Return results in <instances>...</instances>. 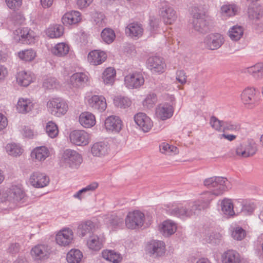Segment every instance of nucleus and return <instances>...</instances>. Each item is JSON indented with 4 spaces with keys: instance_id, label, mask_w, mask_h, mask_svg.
Listing matches in <instances>:
<instances>
[{
    "instance_id": "1",
    "label": "nucleus",
    "mask_w": 263,
    "mask_h": 263,
    "mask_svg": "<svg viewBox=\"0 0 263 263\" xmlns=\"http://www.w3.org/2000/svg\"><path fill=\"white\" fill-rule=\"evenodd\" d=\"M205 186L211 190L212 197L222 195L231 188L230 182L225 177L214 176L205 179L203 181Z\"/></svg>"
},
{
    "instance_id": "2",
    "label": "nucleus",
    "mask_w": 263,
    "mask_h": 263,
    "mask_svg": "<svg viewBox=\"0 0 263 263\" xmlns=\"http://www.w3.org/2000/svg\"><path fill=\"white\" fill-rule=\"evenodd\" d=\"M62 161L66 166L77 168L82 162V158L77 151L67 149L63 154Z\"/></svg>"
},
{
    "instance_id": "3",
    "label": "nucleus",
    "mask_w": 263,
    "mask_h": 263,
    "mask_svg": "<svg viewBox=\"0 0 263 263\" xmlns=\"http://www.w3.org/2000/svg\"><path fill=\"white\" fill-rule=\"evenodd\" d=\"M145 220L144 214L139 211H135L129 212L125 219V222L126 227L130 229H136L141 228L144 223Z\"/></svg>"
},
{
    "instance_id": "4",
    "label": "nucleus",
    "mask_w": 263,
    "mask_h": 263,
    "mask_svg": "<svg viewBox=\"0 0 263 263\" xmlns=\"http://www.w3.org/2000/svg\"><path fill=\"white\" fill-rule=\"evenodd\" d=\"M49 111L53 115L59 117L67 111V104L60 98L52 99L47 104Z\"/></svg>"
},
{
    "instance_id": "5",
    "label": "nucleus",
    "mask_w": 263,
    "mask_h": 263,
    "mask_svg": "<svg viewBox=\"0 0 263 263\" xmlns=\"http://www.w3.org/2000/svg\"><path fill=\"white\" fill-rule=\"evenodd\" d=\"M168 213L171 215L181 218L190 217L194 215V212L192 210L190 203H187L184 205L179 204L172 206L168 210Z\"/></svg>"
},
{
    "instance_id": "6",
    "label": "nucleus",
    "mask_w": 263,
    "mask_h": 263,
    "mask_svg": "<svg viewBox=\"0 0 263 263\" xmlns=\"http://www.w3.org/2000/svg\"><path fill=\"white\" fill-rule=\"evenodd\" d=\"M224 42L223 36L219 33H211L206 35L204 39L205 48L212 50L219 49Z\"/></svg>"
},
{
    "instance_id": "7",
    "label": "nucleus",
    "mask_w": 263,
    "mask_h": 263,
    "mask_svg": "<svg viewBox=\"0 0 263 263\" xmlns=\"http://www.w3.org/2000/svg\"><path fill=\"white\" fill-rule=\"evenodd\" d=\"M213 200L212 194L210 193H205L197 200L190 202L192 210L194 212V215L197 212L200 211L208 208L210 202Z\"/></svg>"
},
{
    "instance_id": "8",
    "label": "nucleus",
    "mask_w": 263,
    "mask_h": 263,
    "mask_svg": "<svg viewBox=\"0 0 263 263\" xmlns=\"http://www.w3.org/2000/svg\"><path fill=\"white\" fill-rule=\"evenodd\" d=\"M51 253L50 248L45 245H38L33 247L31 250V255L35 261H42L49 257Z\"/></svg>"
},
{
    "instance_id": "9",
    "label": "nucleus",
    "mask_w": 263,
    "mask_h": 263,
    "mask_svg": "<svg viewBox=\"0 0 263 263\" xmlns=\"http://www.w3.org/2000/svg\"><path fill=\"white\" fill-rule=\"evenodd\" d=\"M71 143L78 146H85L89 142V135L83 130H74L69 135Z\"/></svg>"
},
{
    "instance_id": "10",
    "label": "nucleus",
    "mask_w": 263,
    "mask_h": 263,
    "mask_svg": "<svg viewBox=\"0 0 263 263\" xmlns=\"http://www.w3.org/2000/svg\"><path fill=\"white\" fill-rule=\"evenodd\" d=\"M13 39L16 42L31 44L34 43V36L28 28H18L14 32Z\"/></svg>"
},
{
    "instance_id": "11",
    "label": "nucleus",
    "mask_w": 263,
    "mask_h": 263,
    "mask_svg": "<svg viewBox=\"0 0 263 263\" xmlns=\"http://www.w3.org/2000/svg\"><path fill=\"white\" fill-rule=\"evenodd\" d=\"M160 15L166 24H172L177 19L176 11L165 2L162 3Z\"/></svg>"
},
{
    "instance_id": "12",
    "label": "nucleus",
    "mask_w": 263,
    "mask_h": 263,
    "mask_svg": "<svg viewBox=\"0 0 263 263\" xmlns=\"http://www.w3.org/2000/svg\"><path fill=\"white\" fill-rule=\"evenodd\" d=\"M25 197L24 192L17 186H12L7 191L6 200L11 202H24Z\"/></svg>"
},
{
    "instance_id": "13",
    "label": "nucleus",
    "mask_w": 263,
    "mask_h": 263,
    "mask_svg": "<svg viewBox=\"0 0 263 263\" xmlns=\"http://www.w3.org/2000/svg\"><path fill=\"white\" fill-rule=\"evenodd\" d=\"M125 84L127 87L130 89L137 88L143 84L144 80L140 73L129 74L125 77Z\"/></svg>"
},
{
    "instance_id": "14",
    "label": "nucleus",
    "mask_w": 263,
    "mask_h": 263,
    "mask_svg": "<svg viewBox=\"0 0 263 263\" xmlns=\"http://www.w3.org/2000/svg\"><path fill=\"white\" fill-rule=\"evenodd\" d=\"M30 184L38 188L47 186L49 183V178L45 174L40 172L33 173L29 179Z\"/></svg>"
},
{
    "instance_id": "15",
    "label": "nucleus",
    "mask_w": 263,
    "mask_h": 263,
    "mask_svg": "<svg viewBox=\"0 0 263 263\" xmlns=\"http://www.w3.org/2000/svg\"><path fill=\"white\" fill-rule=\"evenodd\" d=\"M136 124L144 132H148L153 124L151 119L144 113L139 112L134 116Z\"/></svg>"
},
{
    "instance_id": "16",
    "label": "nucleus",
    "mask_w": 263,
    "mask_h": 263,
    "mask_svg": "<svg viewBox=\"0 0 263 263\" xmlns=\"http://www.w3.org/2000/svg\"><path fill=\"white\" fill-rule=\"evenodd\" d=\"M256 90L253 87L245 88L241 94V99L245 105L253 108L256 102Z\"/></svg>"
},
{
    "instance_id": "17",
    "label": "nucleus",
    "mask_w": 263,
    "mask_h": 263,
    "mask_svg": "<svg viewBox=\"0 0 263 263\" xmlns=\"http://www.w3.org/2000/svg\"><path fill=\"white\" fill-rule=\"evenodd\" d=\"M165 243L163 241L154 240L152 241L147 247V250L150 255L153 257L163 255L165 252Z\"/></svg>"
},
{
    "instance_id": "18",
    "label": "nucleus",
    "mask_w": 263,
    "mask_h": 263,
    "mask_svg": "<svg viewBox=\"0 0 263 263\" xmlns=\"http://www.w3.org/2000/svg\"><path fill=\"white\" fill-rule=\"evenodd\" d=\"M105 126L107 130L119 133L122 127V122L119 117L110 116L105 121Z\"/></svg>"
},
{
    "instance_id": "19",
    "label": "nucleus",
    "mask_w": 263,
    "mask_h": 263,
    "mask_svg": "<svg viewBox=\"0 0 263 263\" xmlns=\"http://www.w3.org/2000/svg\"><path fill=\"white\" fill-rule=\"evenodd\" d=\"M56 241L60 246L69 245L73 239V232L69 229L60 231L56 235Z\"/></svg>"
},
{
    "instance_id": "20",
    "label": "nucleus",
    "mask_w": 263,
    "mask_h": 263,
    "mask_svg": "<svg viewBox=\"0 0 263 263\" xmlns=\"http://www.w3.org/2000/svg\"><path fill=\"white\" fill-rule=\"evenodd\" d=\"M147 64L148 68L155 72H162L165 66L163 59L160 57L155 56L148 59Z\"/></svg>"
},
{
    "instance_id": "21",
    "label": "nucleus",
    "mask_w": 263,
    "mask_h": 263,
    "mask_svg": "<svg viewBox=\"0 0 263 263\" xmlns=\"http://www.w3.org/2000/svg\"><path fill=\"white\" fill-rule=\"evenodd\" d=\"M89 105L93 109L102 112L105 110L107 105L105 98L102 96H93L88 100Z\"/></svg>"
},
{
    "instance_id": "22",
    "label": "nucleus",
    "mask_w": 263,
    "mask_h": 263,
    "mask_svg": "<svg viewBox=\"0 0 263 263\" xmlns=\"http://www.w3.org/2000/svg\"><path fill=\"white\" fill-rule=\"evenodd\" d=\"M96 230V224L90 221L87 220L80 223L77 230V233L81 237H83L87 234L90 235Z\"/></svg>"
},
{
    "instance_id": "23",
    "label": "nucleus",
    "mask_w": 263,
    "mask_h": 263,
    "mask_svg": "<svg viewBox=\"0 0 263 263\" xmlns=\"http://www.w3.org/2000/svg\"><path fill=\"white\" fill-rule=\"evenodd\" d=\"M106 53L99 50H94L90 52L88 55V61L94 65L101 64L106 60Z\"/></svg>"
},
{
    "instance_id": "24",
    "label": "nucleus",
    "mask_w": 263,
    "mask_h": 263,
    "mask_svg": "<svg viewBox=\"0 0 263 263\" xmlns=\"http://www.w3.org/2000/svg\"><path fill=\"white\" fill-rule=\"evenodd\" d=\"M109 147L104 142L95 143L91 146V152L93 156L102 157L108 154Z\"/></svg>"
},
{
    "instance_id": "25",
    "label": "nucleus",
    "mask_w": 263,
    "mask_h": 263,
    "mask_svg": "<svg viewBox=\"0 0 263 263\" xmlns=\"http://www.w3.org/2000/svg\"><path fill=\"white\" fill-rule=\"evenodd\" d=\"M144 29L142 25L138 22L129 24L125 28V32L129 36L139 37L143 34Z\"/></svg>"
},
{
    "instance_id": "26",
    "label": "nucleus",
    "mask_w": 263,
    "mask_h": 263,
    "mask_svg": "<svg viewBox=\"0 0 263 263\" xmlns=\"http://www.w3.org/2000/svg\"><path fill=\"white\" fill-rule=\"evenodd\" d=\"M156 114L158 118L162 120H166L173 116V108L168 104L159 106L156 108Z\"/></svg>"
},
{
    "instance_id": "27",
    "label": "nucleus",
    "mask_w": 263,
    "mask_h": 263,
    "mask_svg": "<svg viewBox=\"0 0 263 263\" xmlns=\"http://www.w3.org/2000/svg\"><path fill=\"white\" fill-rule=\"evenodd\" d=\"M222 261L223 263H241V257L237 251L230 250L223 253Z\"/></svg>"
},
{
    "instance_id": "28",
    "label": "nucleus",
    "mask_w": 263,
    "mask_h": 263,
    "mask_svg": "<svg viewBox=\"0 0 263 263\" xmlns=\"http://www.w3.org/2000/svg\"><path fill=\"white\" fill-rule=\"evenodd\" d=\"M88 80L87 76L83 72H77L73 74L70 78V84L76 88L83 86Z\"/></svg>"
},
{
    "instance_id": "29",
    "label": "nucleus",
    "mask_w": 263,
    "mask_h": 263,
    "mask_svg": "<svg viewBox=\"0 0 263 263\" xmlns=\"http://www.w3.org/2000/svg\"><path fill=\"white\" fill-rule=\"evenodd\" d=\"M81 19L79 12L72 11L65 13L62 18V21L64 25H69L78 23Z\"/></svg>"
},
{
    "instance_id": "30",
    "label": "nucleus",
    "mask_w": 263,
    "mask_h": 263,
    "mask_svg": "<svg viewBox=\"0 0 263 263\" xmlns=\"http://www.w3.org/2000/svg\"><path fill=\"white\" fill-rule=\"evenodd\" d=\"M80 123L85 128L92 127L96 124L95 116L89 112H84L79 117Z\"/></svg>"
},
{
    "instance_id": "31",
    "label": "nucleus",
    "mask_w": 263,
    "mask_h": 263,
    "mask_svg": "<svg viewBox=\"0 0 263 263\" xmlns=\"http://www.w3.org/2000/svg\"><path fill=\"white\" fill-rule=\"evenodd\" d=\"M192 24L194 29L200 33H205L209 30V22L207 21L206 17L199 20H193Z\"/></svg>"
},
{
    "instance_id": "32",
    "label": "nucleus",
    "mask_w": 263,
    "mask_h": 263,
    "mask_svg": "<svg viewBox=\"0 0 263 263\" xmlns=\"http://www.w3.org/2000/svg\"><path fill=\"white\" fill-rule=\"evenodd\" d=\"M245 72L251 74L256 79H261L263 78V63L249 67L245 70Z\"/></svg>"
},
{
    "instance_id": "33",
    "label": "nucleus",
    "mask_w": 263,
    "mask_h": 263,
    "mask_svg": "<svg viewBox=\"0 0 263 263\" xmlns=\"http://www.w3.org/2000/svg\"><path fill=\"white\" fill-rule=\"evenodd\" d=\"M49 152L47 147L41 146L35 148L31 154L33 159L42 161L49 156Z\"/></svg>"
},
{
    "instance_id": "34",
    "label": "nucleus",
    "mask_w": 263,
    "mask_h": 263,
    "mask_svg": "<svg viewBox=\"0 0 263 263\" xmlns=\"http://www.w3.org/2000/svg\"><path fill=\"white\" fill-rule=\"evenodd\" d=\"M221 207L223 214L226 216L232 217L235 214L234 210V205L231 199H223L221 202Z\"/></svg>"
},
{
    "instance_id": "35",
    "label": "nucleus",
    "mask_w": 263,
    "mask_h": 263,
    "mask_svg": "<svg viewBox=\"0 0 263 263\" xmlns=\"http://www.w3.org/2000/svg\"><path fill=\"white\" fill-rule=\"evenodd\" d=\"M16 81L22 86H28L32 81V78L30 73L25 71H20L16 75Z\"/></svg>"
},
{
    "instance_id": "36",
    "label": "nucleus",
    "mask_w": 263,
    "mask_h": 263,
    "mask_svg": "<svg viewBox=\"0 0 263 263\" xmlns=\"http://www.w3.org/2000/svg\"><path fill=\"white\" fill-rule=\"evenodd\" d=\"M176 230V225L174 223L170 220H166L163 222L160 228V232L165 236H168L169 235H172L175 232Z\"/></svg>"
},
{
    "instance_id": "37",
    "label": "nucleus",
    "mask_w": 263,
    "mask_h": 263,
    "mask_svg": "<svg viewBox=\"0 0 263 263\" xmlns=\"http://www.w3.org/2000/svg\"><path fill=\"white\" fill-rule=\"evenodd\" d=\"M116 73V70L113 68H107L102 74V79L104 84L112 85L115 81Z\"/></svg>"
},
{
    "instance_id": "38",
    "label": "nucleus",
    "mask_w": 263,
    "mask_h": 263,
    "mask_svg": "<svg viewBox=\"0 0 263 263\" xmlns=\"http://www.w3.org/2000/svg\"><path fill=\"white\" fill-rule=\"evenodd\" d=\"M190 13L193 20H199L206 17L205 11L202 5H195L190 9Z\"/></svg>"
},
{
    "instance_id": "39",
    "label": "nucleus",
    "mask_w": 263,
    "mask_h": 263,
    "mask_svg": "<svg viewBox=\"0 0 263 263\" xmlns=\"http://www.w3.org/2000/svg\"><path fill=\"white\" fill-rule=\"evenodd\" d=\"M32 104L28 99H20L16 105V109L20 113L25 114L31 110Z\"/></svg>"
},
{
    "instance_id": "40",
    "label": "nucleus",
    "mask_w": 263,
    "mask_h": 263,
    "mask_svg": "<svg viewBox=\"0 0 263 263\" xmlns=\"http://www.w3.org/2000/svg\"><path fill=\"white\" fill-rule=\"evenodd\" d=\"M82 257V253L79 250L72 249L67 253L66 259L69 263H79Z\"/></svg>"
},
{
    "instance_id": "41",
    "label": "nucleus",
    "mask_w": 263,
    "mask_h": 263,
    "mask_svg": "<svg viewBox=\"0 0 263 263\" xmlns=\"http://www.w3.org/2000/svg\"><path fill=\"white\" fill-rule=\"evenodd\" d=\"M243 34L242 27L235 25L231 28L229 31V36L233 41H237L240 39Z\"/></svg>"
},
{
    "instance_id": "42",
    "label": "nucleus",
    "mask_w": 263,
    "mask_h": 263,
    "mask_svg": "<svg viewBox=\"0 0 263 263\" xmlns=\"http://www.w3.org/2000/svg\"><path fill=\"white\" fill-rule=\"evenodd\" d=\"M101 36L103 42L107 44H109L114 42L116 35L112 29L106 28L102 31Z\"/></svg>"
},
{
    "instance_id": "43",
    "label": "nucleus",
    "mask_w": 263,
    "mask_h": 263,
    "mask_svg": "<svg viewBox=\"0 0 263 263\" xmlns=\"http://www.w3.org/2000/svg\"><path fill=\"white\" fill-rule=\"evenodd\" d=\"M69 50L68 45L64 43L57 44L52 49V53L58 57H63L66 55Z\"/></svg>"
},
{
    "instance_id": "44",
    "label": "nucleus",
    "mask_w": 263,
    "mask_h": 263,
    "mask_svg": "<svg viewBox=\"0 0 263 263\" xmlns=\"http://www.w3.org/2000/svg\"><path fill=\"white\" fill-rule=\"evenodd\" d=\"M160 151L161 153L168 155H175L179 153L178 148L168 143H162L159 146Z\"/></svg>"
},
{
    "instance_id": "45",
    "label": "nucleus",
    "mask_w": 263,
    "mask_h": 263,
    "mask_svg": "<svg viewBox=\"0 0 263 263\" xmlns=\"http://www.w3.org/2000/svg\"><path fill=\"white\" fill-rule=\"evenodd\" d=\"M64 32V29L62 26L57 25L49 27L47 30L46 33L51 38H57L61 36Z\"/></svg>"
},
{
    "instance_id": "46",
    "label": "nucleus",
    "mask_w": 263,
    "mask_h": 263,
    "mask_svg": "<svg viewBox=\"0 0 263 263\" xmlns=\"http://www.w3.org/2000/svg\"><path fill=\"white\" fill-rule=\"evenodd\" d=\"M87 246L90 249L98 251L102 247V241L97 235L91 236L87 241Z\"/></svg>"
},
{
    "instance_id": "47",
    "label": "nucleus",
    "mask_w": 263,
    "mask_h": 263,
    "mask_svg": "<svg viewBox=\"0 0 263 263\" xmlns=\"http://www.w3.org/2000/svg\"><path fill=\"white\" fill-rule=\"evenodd\" d=\"M114 103L116 106L125 108L131 105V101L127 97L117 96L114 98Z\"/></svg>"
},
{
    "instance_id": "48",
    "label": "nucleus",
    "mask_w": 263,
    "mask_h": 263,
    "mask_svg": "<svg viewBox=\"0 0 263 263\" xmlns=\"http://www.w3.org/2000/svg\"><path fill=\"white\" fill-rule=\"evenodd\" d=\"M7 153L11 156H17L22 153V149L15 143H9L6 146Z\"/></svg>"
},
{
    "instance_id": "49",
    "label": "nucleus",
    "mask_w": 263,
    "mask_h": 263,
    "mask_svg": "<svg viewBox=\"0 0 263 263\" xmlns=\"http://www.w3.org/2000/svg\"><path fill=\"white\" fill-rule=\"evenodd\" d=\"M123 222L124 219L122 217H120L117 215H112L109 219L108 226L109 228L114 230L122 226Z\"/></svg>"
},
{
    "instance_id": "50",
    "label": "nucleus",
    "mask_w": 263,
    "mask_h": 263,
    "mask_svg": "<svg viewBox=\"0 0 263 263\" xmlns=\"http://www.w3.org/2000/svg\"><path fill=\"white\" fill-rule=\"evenodd\" d=\"M248 13L250 19L258 20L262 15V11L259 7L251 6L248 8Z\"/></svg>"
},
{
    "instance_id": "51",
    "label": "nucleus",
    "mask_w": 263,
    "mask_h": 263,
    "mask_svg": "<svg viewBox=\"0 0 263 263\" xmlns=\"http://www.w3.org/2000/svg\"><path fill=\"white\" fill-rule=\"evenodd\" d=\"M210 124L211 127L215 130L218 132H223L224 124V121L220 120L215 116H212L210 118Z\"/></svg>"
},
{
    "instance_id": "52",
    "label": "nucleus",
    "mask_w": 263,
    "mask_h": 263,
    "mask_svg": "<svg viewBox=\"0 0 263 263\" xmlns=\"http://www.w3.org/2000/svg\"><path fill=\"white\" fill-rule=\"evenodd\" d=\"M46 131L48 135L52 138L55 137L59 133L57 125L52 121L47 123Z\"/></svg>"
},
{
    "instance_id": "53",
    "label": "nucleus",
    "mask_w": 263,
    "mask_h": 263,
    "mask_svg": "<svg viewBox=\"0 0 263 263\" xmlns=\"http://www.w3.org/2000/svg\"><path fill=\"white\" fill-rule=\"evenodd\" d=\"M237 9L233 5H223L221 8V12L223 16H232L235 15Z\"/></svg>"
},
{
    "instance_id": "54",
    "label": "nucleus",
    "mask_w": 263,
    "mask_h": 263,
    "mask_svg": "<svg viewBox=\"0 0 263 263\" xmlns=\"http://www.w3.org/2000/svg\"><path fill=\"white\" fill-rule=\"evenodd\" d=\"M20 58L25 61H31L35 57V52L32 49H27L18 53Z\"/></svg>"
},
{
    "instance_id": "55",
    "label": "nucleus",
    "mask_w": 263,
    "mask_h": 263,
    "mask_svg": "<svg viewBox=\"0 0 263 263\" xmlns=\"http://www.w3.org/2000/svg\"><path fill=\"white\" fill-rule=\"evenodd\" d=\"M246 235V231L240 227H236L232 232V237L237 240H241Z\"/></svg>"
},
{
    "instance_id": "56",
    "label": "nucleus",
    "mask_w": 263,
    "mask_h": 263,
    "mask_svg": "<svg viewBox=\"0 0 263 263\" xmlns=\"http://www.w3.org/2000/svg\"><path fill=\"white\" fill-rule=\"evenodd\" d=\"M241 128V125L239 123H232V122L224 121V127L223 132H225L227 130L231 132L239 131Z\"/></svg>"
},
{
    "instance_id": "57",
    "label": "nucleus",
    "mask_w": 263,
    "mask_h": 263,
    "mask_svg": "<svg viewBox=\"0 0 263 263\" xmlns=\"http://www.w3.org/2000/svg\"><path fill=\"white\" fill-rule=\"evenodd\" d=\"M157 102V96L154 93H150L148 95L146 98L143 102V104L144 106H146L147 108H151Z\"/></svg>"
},
{
    "instance_id": "58",
    "label": "nucleus",
    "mask_w": 263,
    "mask_h": 263,
    "mask_svg": "<svg viewBox=\"0 0 263 263\" xmlns=\"http://www.w3.org/2000/svg\"><path fill=\"white\" fill-rule=\"evenodd\" d=\"M244 148L246 152V158L253 156L257 151V147L254 144L251 143H249L244 146Z\"/></svg>"
},
{
    "instance_id": "59",
    "label": "nucleus",
    "mask_w": 263,
    "mask_h": 263,
    "mask_svg": "<svg viewBox=\"0 0 263 263\" xmlns=\"http://www.w3.org/2000/svg\"><path fill=\"white\" fill-rule=\"evenodd\" d=\"M8 7L13 10H17L22 5V0H5Z\"/></svg>"
},
{
    "instance_id": "60",
    "label": "nucleus",
    "mask_w": 263,
    "mask_h": 263,
    "mask_svg": "<svg viewBox=\"0 0 263 263\" xmlns=\"http://www.w3.org/2000/svg\"><path fill=\"white\" fill-rule=\"evenodd\" d=\"M43 86L47 89H53L56 87V80L54 78H50L44 80Z\"/></svg>"
},
{
    "instance_id": "61",
    "label": "nucleus",
    "mask_w": 263,
    "mask_h": 263,
    "mask_svg": "<svg viewBox=\"0 0 263 263\" xmlns=\"http://www.w3.org/2000/svg\"><path fill=\"white\" fill-rule=\"evenodd\" d=\"M186 73L183 70H179L176 73V80L181 84H184L186 82Z\"/></svg>"
},
{
    "instance_id": "62",
    "label": "nucleus",
    "mask_w": 263,
    "mask_h": 263,
    "mask_svg": "<svg viewBox=\"0 0 263 263\" xmlns=\"http://www.w3.org/2000/svg\"><path fill=\"white\" fill-rule=\"evenodd\" d=\"M109 261L113 263H119L121 261L122 257L120 255L114 251H111Z\"/></svg>"
},
{
    "instance_id": "63",
    "label": "nucleus",
    "mask_w": 263,
    "mask_h": 263,
    "mask_svg": "<svg viewBox=\"0 0 263 263\" xmlns=\"http://www.w3.org/2000/svg\"><path fill=\"white\" fill-rule=\"evenodd\" d=\"M221 236L219 233H214L210 235V239L211 242L218 244L220 242Z\"/></svg>"
},
{
    "instance_id": "64",
    "label": "nucleus",
    "mask_w": 263,
    "mask_h": 263,
    "mask_svg": "<svg viewBox=\"0 0 263 263\" xmlns=\"http://www.w3.org/2000/svg\"><path fill=\"white\" fill-rule=\"evenodd\" d=\"M98 187V183L96 182H93L88 185L85 187L83 188L84 190L85 193L87 192H92L96 190Z\"/></svg>"
}]
</instances>
